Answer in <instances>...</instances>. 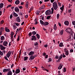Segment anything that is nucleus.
Returning <instances> with one entry per match:
<instances>
[{
  "label": "nucleus",
  "instance_id": "nucleus-1",
  "mask_svg": "<svg viewBox=\"0 0 75 75\" xmlns=\"http://www.w3.org/2000/svg\"><path fill=\"white\" fill-rule=\"evenodd\" d=\"M53 7L54 10H57V8H58V4L57 3L56 1H54L53 3Z\"/></svg>",
  "mask_w": 75,
  "mask_h": 75
},
{
  "label": "nucleus",
  "instance_id": "nucleus-2",
  "mask_svg": "<svg viewBox=\"0 0 75 75\" xmlns=\"http://www.w3.org/2000/svg\"><path fill=\"white\" fill-rule=\"evenodd\" d=\"M46 15H50L51 14V11L50 10H47L45 12Z\"/></svg>",
  "mask_w": 75,
  "mask_h": 75
},
{
  "label": "nucleus",
  "instance_id": "nucleus-3",
  "mask_svg": "<svg viewBox=\"0 0 75 75\" xmlns=\"http://www.w3.org/2000/svg\"><path fill=\"white\" fill-rule=\"evenodd\" d=\"M0 48L1 50H4L6 49V47H4L3 45L1 44H0Z\"/></svg>",
  "mask_w": 75,
  "mask_h": 75
},
{
  "label": "nucleus",
  "instance_id": "nucleus-4",
  "mask_svg": "<svg viewBox=\"0 0 75 75\" xmlns=\"http://www.w3.org/2000/svg\"><path fill=\"white\" fill-rule=\"evenodd\" d=\"M11 52L10 51H9L8 52V54H6V56L7 58H10L11 55Z\"/></svg>",
  "mask_w": 75,
  "mask_h": 75
},
{
  "label": "nucleus",
  "instance_id": "nucleus-5",
  "mask_svg": "<svg viewBox=\"0 0 75 75\" xmlns=\"http://www.w3.org/2000/svg\"><path fill=\"white\" fill-rule=\"evenodd\" d=\"M72 30H71V28H69L66 29V31H67V33H69Z\"/></svg>",
  "mask_w": 75,
  "mask_h": 75
},
{
  "label": "nucleus",
  "instance_id": "nucleus-6",
  "mask_svg": "<svg viewBox=\"0 0 75 75\" xmlns=\"http://www.w3.org/2000/svg\"><path fill=\"white\" fill-rule=\"evenodd\" d=\"M8 44V42L7 41H4L3 42V45L4 46H7V45Z\"/></svg>",
  "mask_w": 75,
  "mask_h": 75
},
{
  "label": "nucleus",
  "instance_id": "nucleus-7",
  "mask_svg": "<svg viewBox=\"0 0 75 75\" xmlns=\"http://www.w3.org/2000/svg\"><path fill=\"white\" fill-rule=\"evenodd\" d=\"M16 21L18 23H20V22L21 21V20H20V18L19 16L16 17Z\"/></svg>",
  "mask_w": 75,
  "mask_h": 75
},
{
  "label": "nucleus",
  "instance_id": "nucleus-8",
  "mask_svg": "<svg viewBox=\"0 0 75 75\" xmlns=\"http://www.w3.org/2000/svg\"><path fill=\"white\" fill-rule=\"evenodd\" d=\"M32 38L31 39V40H32V41H33V40H34V41H35L36 40H37V38L35 36H32Z\"/></svg>",
  "mask_w": 75,
  "mask_h": 75
},
{
  "label": "nucleus",
  "instance_id": "nucleus-9",
  "mask_svg": "<svg viewBox=\"0 0 75 75\" xmlns=\"http://www.w3.org/2000/svg\"><path fill=\"white\" fill-rule=\"evenodd\" d=\"M10 69H3V72H8L9 71H10Z\"/></svg>",
  "mask_w": 75,
  "mask_h": 75
},
{
  "label": "nucleus",
  "instance_id": "nucleus-10",
  "mask_svg": "<svg viewBox=\"0 0 75 75\" xmlns=\"http://www.w3.org/2000/svg\"><path fill=\"white\" fill-rule=\"evenodd\" d=\"M69 22L67 21H64V24L66 25H69Z\"/></svg>",
  "mask_w": 75,
  "mask_h": 75
},
{
  "label": "nucleus",
  "instance_id": "nucleus-11",
  "mask_svg": "<svg viewBox=\"0 0 75 75\" xmlns=\"http://www.w3.org/2000/svg\"><path fill=\"white\" fill-rule=\"evenodd\" d=\"M62 66H63V64H60V65L58 67V69H61V68H62Z\"/></svg>",
  "mask_w": 75,
  "mask_h": 75
},
{
  "label": "nucleus",
  "instance_id": "nucleus-12",
  "mask_svg": "<svg viewBox=\"0 0 75 75\" xmlns=\"http://www.w3.org/2000/svg\"><path fill=\"white\" fill-rule=\"evenodd\" d=\"M28 2L27 1H26V4L25 5V6L26 9H27L28 8Z\"/></svg>",
  "mask_w": 75,
  "mask_h": 75
},
{
  "label": "nucleus",
  "instance_id": "nucleus-13",
  "mask_svg": "<svg viewBox=\"0 0 75 75\" xmlns=\"http://www.w3.org/2000/svg\"><path fill=\"white\" fill-rule=\"evenodd\" d=\"M15 11L16 12H18L19 11V8L17 7H16L14 9Z\"/></svg>",
  "mask_w": 75,
  "mask_h": 75
},
{
  "label": "nucleus",
  "instance_id": "nucleus-14",
  "mask_svg": "<svg viewBox=\"0 0 75 75\" xmlns=\"http://www.w3.org/2000/svg\"><path fill=\"white\" fill-rule=\"evenodd\" d=\"M34 54V52L31 51L29 52L28 54V55H33V54Z\"/></svg>",
  "mask_w": 75,
  "mask_h": 75
},
{
  "label": "nucleus",
  "instance_id": "nucleus-15",
  "mask_svg": "<svg viewBox=\"0 0 75 75\" xmlns=\"http://www.w3.org/2000/svg\"><path fill=\"white\" fill-rule=\"evenodd\" d=\"M13 13V16L15 17L18 16V14H17L16 13H15V12L14 11Z\"/></svg>",
  "mask_w": 75,
  "mask_h": 75
},
{
  "label": "nucleus",
  "instance_id": "nucleus-16",
  "mask_svg": "<svg viewBox=\"0 0 75 75\" xmlns=\"http://www.w3.org/2000/svg\"><path fill=\"white\" fill-rule=\"evenodd\" d=\"M44 8H45V5H43L39 9V10H40L41 9H43Z\"/></svg>",
  "mask_w": 75,
  "mask_h": 75
},
{
  "label": "nucleus",
  "instance_id": "nucleus-17",
  "mask_svg": "<svg viewBox=\"0 0 75 75\" xmlns=\"http://www.w3.org/2000/svg\"><path fill=\"white\" fill-rule=\"evenodd\" d=\"M20 72V69H16L15 71V72L16 73V74H18V73H19Z\"/></svg>",
  "mask_w": 75,
  "mask_h": 75
},
{
  "label": "nucleus",
  "instance_id": "nucleus-18",
  "mask_svg": "<svg viewBox=\"0 0 75 75\" xmlns=\"http://www.w3.org/2000/svg\"><path fill=\"white\" fill-rule=\"evenodd\" d=\"M5 31L6 32H10V30L8 27H6L5 28Z\"/></svg>",
  "mask_w": 75,
  "mask_h": 75
},
{
  "label": "nucleus",
  "instance_id": "nucleus-19",
  "mask_svg": "<svg viewBox=\"0 0 75 75\" xmlns=\"http://www.w3.org/2000/svg\"><path fill=\"white\" fill-rule=\"evenodd\" d=\"M35 58V56H33V55H31V57L30 56V59L31 60H33V59H34Z\"/></svg>",
  "mask_w": 75,
  "mask_h": 75
},
{
  "label": "nucleus",
  "instance_id": "nucleus-20",
  "mask_svg": "<svg viewBox=\"0 0 75 75\" xmlns=\"http://www.w3.org/2000/svg\"><path fill=\"white\" fill-rule=\"evenodd\" d=\"M3 6H4V4L3 3H1L0 4V9H1L3 7Z\"/></svg>",
  "mask_w": 75,
  "mask_h": 75
},
{
  "label": "nucleus",
  "instance_id": "nucleus-21",
  "mask_svg": "<svg viewBox=\"0 0 75 75\" xmlns=\"http://www.w3.org/2000/svg\"><path fill=\"white\" fill-rule=\"evenodd\" d=\"M15 3L16 4H19V3H20V1L18 0H17L15 2Z\"/></svg>",
  "mask_w": 75,
  "mask_h": 75
},
{
  "label": "nucleus",
  "instance_id": "nucleus-22",
  "mask_svg": "<svg viewBox=\"0 0 75 75\" xmlns=\"http://www.w3.org/2000/svg\"><path fill=\"white\" fill-rule=\"evenodd\" d=\"M48 24H49V23L48 22H45L44 23L43 25H48Z\"/></svg>",
  "mask_w": 75,
  "mask_h": 75
},
{
  "label": "nucleus",
  "instance_id": "nucleus-23",
  "mask_svg": "<svg viewBox=\"0 0 75 75\" xmlns=\"http://www.w3.org/2000/svg\"><path fill=\"white\" fill-rule=\"evenodd\" d=\"M62 58V55L61 54L60 56L59 57V58L58 59V61H60V60H61Z\"/></svg>",
  "mask_w": 75,
  "mask_h": 75
},
{
  "label": "nucleus",
  "instance_id": "nucleus-24",
  "mask_svg": "<svg viewBox=\"0 0 75 75\" xmlns=\"http://www.w3.org/2000/svg\"><path fill=\"white\" fill-rule=\"evenodd\" d=\"M13 30H16V29L17 28V26L16 25H13Z\"/></svg>",
  "mask_w": 75,
  "mask_h": 75
},
{
  "label": "nucleus",
  "instance_id": "nucleus-25",
  "mask_svg": "<svg viewBox=\"0 0 75 75\" xmlns=\"http://www.w3.org/2000/svg\"><path fill=\"white\" fill-rule=\"evenodd\" d=\"M4 28L2 27L0 28V31L3 32V31H4Z\"/></svg>",
  "mask_w": 75,
  "mask_h": 75
},
{
  "label": "nucleus",
  "instance_id": "nucleus-26",
  "mask_svg": "<svg viewBox=\"0 0 75 75\" xmlns=\"http://www.w3.org/2000/svg\"><path fill=\"white\" fill-rule=\"evenodd\" d=\"M14 32H11V38H13V35H14Z\"/></svg>",
  "mask_w": 75,
  "mask_h": 75
},
{
  "label": "nucleus",
  "instance_id": "nucleus-27",
  "mask_svg": "<svg viewBox=\"0 0 75 75\" xmlns=\"http://www.w3.org/2000/svg\"><path fill=\"white\" fill-rule=\"evenodd\" d=\"M1 40H5L4 37L3 36H1Z\"/></svg>",
  "mask_w": 75,
  "mask_h": 75
},
{
  "label": "nucleus",
  "instance_id": "nucleus-28",
  "mask_svg": "<svg viewBox=\"0 0 75 75\" xmlns=\"http://www.w3.org/2000/svg\"><path fill=\"white\" fill-rule=\"evenodd\" d=\"M53 28L54 30H56L57 29V26H56V24H54Z\"/></svg>",
  "mask_w": 75,
  "mask_h": 75
},
{
  "label": "nucleus",
  "instance_id": "nucleus-29",
  "mask_svg": "<svg viewBox=\"0 0 75 75\" xmlns=\"http://www.w3.org/2000/svg\"><path fill=\"white\" fill-rule=\"evenodd\" d=\"M8 75H12V72L11 71H9L8 72Z\"/></svg>",
  "mask_w": 75,
  "mask_h": 75
},
{
  "label": "nucleus",
  "instance_id": "nucleus-30",
  "mask_svg": "<svg viewBox=\"0 0 75 75\" xmlns=\"http://www.w3.org/2000/svg\"><path fill=\"white\" fill-rule=\"evenodd\" d=\"M63 33H64V30H63L60 31V32L59 33L60 35H62L63 34Z\"/></svg>",
  "mask_w": 75,
  "mask_h": 75
},
{
  "label": "nucleus",
  "instance_id": "nucleus-31",
  "mask_svg": "<svg viewBox=\"0 0 75 75\" xmlns=\"http://www.w3.org/2000/svg\"><path fill=\"white\" fill-rule=\"evenodd\" d=\"M60 9L62 10H64V5H62V6L60 8Z\"/></svg>",
  "mask_w": 75,
  "mask_h": 75
},
{
  "label": "nucleus",
  "instance_id": "nucleus-32",
  "mask_svg": "<svg viewBox=\"0 0 75 75\" xmlns=\"http://www.w3.org/2000/svg\"><path fill=\"white\" fill-rule=\"evenodd\" d=\"M40 23H41V24H42V25H44V22L42 21L41 20H40Z\"/></svg>",
  "mask_w": 75,
  "mask_h": 75
},
{
  "label": "nucleus",
  "instance_id": "nucleus-33",
  "mask_svg": "<svg viewBox=\"0 0 75 75\" xmlns=\"http://www.w3.org/2000/svg\"><path fill=\"white\" fill-rule=\"evenodd\" d=\"M63 46V43L61 42L59 44V47H62Z\"/></svg>",
  "mask_w": 75,
  "mask_h": 75
},
{
  "label": "nucleus",
  "instance_id": "nucleus-34",
  "mask_svg": "<svg viewBox=\"0 0 75 75\" xmlns=\"http://www.w3.org/2000/svg\"><path fill=\"white\" fill-rule=\"evenodd\" d=\"M40 13V11H37L36 12V14L37 15H39V13Z\"/></svg>",
  "mask_w": 75,
  "mask_h": 75
},
{
  "label": "nucleus",
  "instance_id": "nucleus-35",
  "mask_svg": "<svg viewBox=\"0 0 75 75\" xmlns=\"http://www.w3.org/2000/svg\"><path fill=\"white\" fill-rule=\"evenodd\" d=\"M57 3H58V6H59V7H61V3L59 2H57Z\"/></svg>",
  "mask_w": 75,
  "mask_h": 75
},
{
  "label": "nucleus",
  "instance_id": "nucleus-36",
  "mask_svg": "<svg viewBox=\"0 0 75 75\" xmlns=\"http://www.w3.org/2000/svg\"><path fill=\"white\" fill-rule=\"evenodd\" d=\"M38 45V42H35L34 44L35 46H37Z\"/></svg>",
  "mask_w": 75,
  "mask_h": 75
},
{
  "label": "nucleus",
  "instance_id": "nucleus-37",
  "mask_svg": "<svg viewBox=\"0 0 75 75\" xmlns=\"http://www.w3.org/2000/svg\"><path fill=\"white\" fill-rule=\"evenodd\" d=\"M69 33H70V35H73V33H74V32L73 31L71 30V32H70Z\"/></svg>",
  "mask_w": 75,
  "mask_h": 75
},
{
  "label": "nucleus",
  "instance_id": "nucleus-38",
  "mask_svg": "<svg viewBox=\"0 0 75 75\" xmlns=\"http://www.w3.org/2000/svg\"><path fill=\"white\" fill-rule=\"evenodd\" d=\"M36 34H37V33L35 31H34L32 32V34L33 35H35Z\"/></svg>",
  "mask_w": 75,
  "mask_h": 75
},
{
  "label": "nucleus",
  "instance_id": "nucleus-39",
  "mask_svg": "<svg viewBox=\"0 0 75 75\" xmlns=\"http://www.w3.org/2000/svg\"><path fill=\"white\" fill-rule=\"evenodd\" d=\"M36 36L37 37V38L38 39H39L40 38V35H39L38 34H36Z\"/></svg>",
  "mask_w": 75,
  "mask_h": 75
},
{
  "label": "nucleus",
  "instance_id": "nucleus-40",
  "mask_svg": "<svg viewBox=\"0 0 75 75\" xmlns=\"http://www.w3.org/2000/svg\"><path fill=\"white\" fill-rule=\"evenodd\" d=\"M28 58V57H24V61H26V60H27Z\"/></svg>",
  "mask_w": 75,
  "mask_h": 75
},
{
  "label": "nucleus",
  "instance_id": "nucleus-41",
  "mask_svg": "<svg viewBox=\"0 0 75 75\" xmlns=\"http://www.w3.org/2000/svg\"><path fill=\"white\" fill-rule=\"evenodd\" d=\"M59 14H58L57 15V19H59Z\"/></svg>",
  "mask_w": 75,
  "mask_h": 75
},
{
  "label": "nucleus",
  "instance_id": "nucleus-42",
  "mask_svg": "<svg viewBox=\"0 0 75 75\" xmlns=\"http://www.w3.org/2000/svg\"><path fill=\"white\" fill-rule=\"evenodd\" d=\"M0 55L2 56L3 55V53L0 50Z\"/></svg>",
  "mask_w": 75,
  "mask_h": 75
},
{
  "label": "nucleus",
  "instance_id": "nucleus-43",
  "mask_svg": "<svg viewBox=\"0 0 75 75\" xmlns=\"http://www.w3.org/2000/svg\"><path fill=\"white\" fill-rule=\"evenodd\" d=\"M65 52H66V55H68V54H69V52H68V51H67Z\"/></svg>",
  "mask_w": 75,
  "mask_h": 75
},
{
  "label": "nucleus",
  "instance_id": "nucleus-44",
  "mask_svg": "<svg viewBox=\"0 0 75 75\" xmlns=\"http://www.w3.org/2000/svg\"><path fill=\"white\" fill-rule=\"evenodd\" d=\"M52 10V14H53V13H54V8H51Z\"/></svg>",
  "mask_w": 75,
  "mask_h": 75
},
{
  "label": "nucleus",
  "instance_id": "nucleus-45",
  "mask_svg": "<svg viewBox=\"0 0 75 75\" xmlns=\"http://www.w3.org/2000/svg\"><path fill=\"white\" fill-rule=\"evenodd\" d=\"M72 23L73 25H75V21H73L72 22Z\"/></svg>",
  "mask_w": 75,
  "mask_h": 75
},
{
  "label": "nucleus",
  "instance_id": "nucleus-46",
  "mask_svg": "<svg viewBox=\"0 0 75 75\" xmlns=\"http://www.w3.org/2000/svg\"><path fill=\"white\" fill-rule=\"evenodd\" d=\"M41 68H42V70H43V71H45V69H45V68H44L43 67H41Z\"/></svg>",
  "mask_w": 75,
  "mask_h": 75
},
{
  "label": "nucleus",
  "instance_id": "nucleus-47",
  "mask_svg": "<svg viewBox=\"0 0 75 75\" xmlns=\"http://www.w3.org/2000/svg\"><path fill=\"white\" fill-rule=\"evenodd\" d=\"M4 23V20H2L1 21V24H3Z\"/></svg>",
  "mask_w": 75,
  "mask_h": 75
},
{
  "label": "nucleus",
  "instance_id": "nucleus-48",
  "mask_svg": "<svg viewBox=\"0 0 75 75\" xmlns=\"http://www.w3.org/2000/svg\"><path fill=\"white\" fill-rule=\"evenodd\" d=\"M12 18H13V15H12V14H11L10 15V19H11Z\"/></svg>",
  "mask_w": 75,
  "mask_h": 75
},
{
  "label": "nucleus",
  "instance_id": "nucleus-49",
  "mask_svg": "<svg viewBox=\"0 0 75 75\" xmlns=\"http://www.w3.org/2000/svg\"><path fill=\"white\" fill-rule=\"evenodd\" d=\"M20 40V36H18V38L17 39V41H18Z\"/></svg>",
  "mask_w": 75,
  "mask_h": 75
},
{
  "label": "nucleus",
  "instance_id": "nucleus-50",
  "mask_svg": "<svg viewBox=\"0 0 75 75\" xmlns=\"http://www.w3.org/2000/svg\"><path fill=\"white\" fill-rule=\"evenodd\" d=\"M28 35L29 37H30V36H31V35H32V33H31V32L29 33Z\"/></svg>",
  "mask_w": 75,
  "mask_h": 75
},
{
  "label": "nucleus",
  "instance_id": "nucleus-51",
  "mask_svg": "<svg viewBox=\"0 0 75 75\" xmlns=\"http://www.w3.org/2000/svg\"><path fill=\"white\" fill-rule=\"evenodd\" d=\"M6 60V61H8V59H7V57L5 56L4 58Z\"/></svg>",
  "mask_w": 75,
  "mask_h": 75
},
{
  "label": "nucleus",
  "instance_id": "nucleus-52",
  "mask_svg": "<svg viewBox=\"0 0 75 75\" xmlns=\"http://www.w3.org/2000/svg\"><path fill=\"white\" fill-rule=\"evenodd\" d=\"M50 17H51V16H47V19H50Z\"/></svg>",
  "mask_w": 75,
  "mask_h": 75
},
{
  "label": "nucleus",
  "instance_id": "nucleus-53",
  "mask_svg": "<svg viewBox=\"0 0 75 75\" xmlns=\"http://www.w3.org/2000/svg\"><path fill=\"white\" fill-rule=\"evenodd\" d=\"M68 13H71V9H69L68 11Z\"/></svg>",
  "mask_w": 75,
  "mask_h": 75
},
{
  "label": "nucleus",
  "instance_id": "nucleus-54",
  "mask_svg": "<svg viewBox=\"0 0 75 75\" xmlns=\"http://www.w3.org/2000/svg\"><path fill=\"white\" fill-rule=\"evenodd\" d=\"M52 61V59H51V58H50L49 59V61H48V62H50V61Z\"/></svg>",
  "mask_w": 75,
  "mask_h": 75
},
{
  "label": "nucleus",
  "instance_id": "nucleus-55",
  "mask_svg": "<svg viewBox=\"0 0 75 75\" xmlns=\"http://www.w3.org/2000/svg\"><path fill=\"white\" fill-rule=\"evenodd\" d=\"M11 5H8L7 7V8H8L9 7H11Z\"/></svg>",
  "mask_w": 75,
  "mask_h": 75
},
{
  "label": "nucleus",
  "instance_id": "nucleus-56",
  "mask_svg": "<svg viewBox=\"0 0 75 75\" xmlns=\"http://www.w3.org/2000/svg\"><path fill=\"white\" fill-rule=\"evenodd\" d=\"M25 69H26V68L25 67H24L23 68V71H25Z\"/></svg>",
  "mask_w": 75,
  "mask_h": 75
},
{
  "label": "nucleus",
  "instance_id": "nucleus-57",
  "mask_svg": "<svg viewBox=\"0 0 75 75\" xmlns=\"http://www.w3.org/2000/svg\"><path fill=\"white\" fill-rule=\"evenodd\" d=\"M70 52H74V50L72 49H71L70 50Z\"/></svg>",
  "mask_w": 75,
  "mask_h": 75
},
{
  "label": "nucleus",
  "instance_id": "nucleus-58",
  "mask_svg": "<svg viewBox=\"0 0 75 75\" xmlns=\"http://www.w3.org/2000/svg\"><path fill=\"white\" fill-rule=\"evenodd\" d=\"M65 71H66V68H64L63 72H65Z\"/></svg>",
  "mask_w": 75,
  "mask_h": 75
},
{
  "label": "nucleus",
  "instance_id": "nucleus-59",
  "mask_svg": "<svg viewBox=\"0 0 75 75\" xmlns=\"http://www.w3.org/2000/svg\"><path fill=\"white\" fill-rule=\"evenodd\" d=\"M3 12V11H1L0 10V16H1V14H2V12Z\"/></svg>",
  "mask_w": 75,
  "mask_h": 75
},
{
  "label": "nucleus",
  "instance_id": "nucleus-60",
  "mask_svg": "<svg viewBox=\"0 0 75 75\" xmlns=\"http://www.w3.org/2000/svg\"><path fill=\"white\" fill-rule=\"evenodd\" d=\"M64 52H67V51H67V49L66 48H65L64 49Z\"/></svg>",
  "mask_w": 75,
  "mask_h": 75
},
{
  "label": "nucleus",
  "instance_id": "nucleus-61",
  "mask_svg": "<svg viewBox=\"0 0 75 75\" xmlns=\"http://www.w3.org/2000/svg\"><path fill=\"white\" fill-rule=\"evenodd\" d=\"M15 24L16 25H17V26H18V25H19V24H18V23H16Z\"/></svg>",
  "mask_w": 75,
  "mask_h": 75
},
{
  "label": "nucleus",
  "instance_id": "nucleus-62",
  "mask_svg": "<svg viewBox=\"0 0 75 75\" xmlns=\"http://www.w3.org/2000/svg\"><path fill=\"white\" fill-rule=\"evenodd\" d=\"M19 8H20V9H21L22 8H23V6H19Z\"/></svg>",
  "mask_w": 75,
  "mask_h": 75
},
{
  "label": "nucleus",
  "instance_id": "nucleus-63",
  "mask_svg": "<svg viewBox=\"0 0 75 75\" xmlns=\"http://www.w3.org/2000/svg\"><path fill=\"white\" fill-rule=\"evenodd\" d=\"M44 47L45 48H47V47H48V45H45Z\"/></svg>",
  "mask_w": 75,
  "mask_h": 75
},
{
  "label": "nucleus",
  "instance_id": "nucleus-64",
  "mask_svg": "<svg viewBox=\"0 0 75 75\" xmlns=\"http://www.w3.org/2000/svg\"><path fill=\"white\" fill-rule=\"evenodd\" d=\"M51 3H53L54 1V0H50Z\"/></svg>",
  "mask_w": 75,
  "mask_h": 75
}]
</instances>
